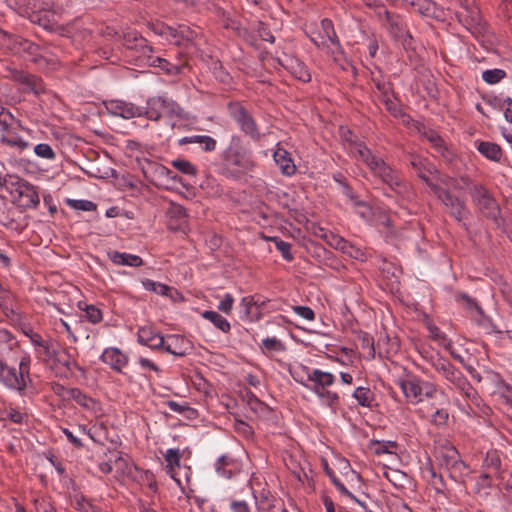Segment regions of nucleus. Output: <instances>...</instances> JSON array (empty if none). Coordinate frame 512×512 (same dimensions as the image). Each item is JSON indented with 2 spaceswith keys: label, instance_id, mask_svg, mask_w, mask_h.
I'll return each instance as SVG.
<instances>
[{
  "label": "nucleus",
  "instance_id": "nucleus-33",
  "mask_svg": "<svg viewBox=\"0 0 512 512\" xmlns=\"http://www.w3.org/2000/svg\"><path fill=\"white\" fill-rule=\"evenodd\" d=\"M506 77V72L502 69H489L482 73V79L490 85L499 83Z\"/></svg>",
  "mask_w": 512,
  "mask_h": 512
},
{
  "label": "nucleus",
  "instance_id": "nucleus-34",
  "mask_svg": "<svg viewBox=\"0 0 512 512\" xmlns=\"http://www.w3.org/2000/svg\"><path fill=\"white\" fill-rule=\"evenodd\" d=\"M430 337L435 340L438 344L443 346L445 349H450L452 346L451 341L447 338L446 334L443 333L438 327L435 325H430L428 327Z\"/></svg>",
  "mask_w": 512,
  "mask_h": 512
},
{
  "label": "nucleus",
  "instance_id": "nucleus-19",
  "mask_svg": "<svg viewBox=\"0 0 512 512\" xmlns=\"http://www.w3.org/2000/svg\"><path fill=\"white\" fill-rule=\"evenodd\" d=\"M273 158L283 175L292 176L295 174L296 166L287 150L277 147L273 153Z\"/></svg>",
  "mask_w": 512,
  "mask_h": 512
},
{
  "label": "nucleus",
  "instance_id": "nucleus-59",
  "mask_svg": "<svg viewBox=\"0 0 512 512\" xmlns=\"http://www.w3.org/2000/svg\"><path fill=\"white\" fill-rule=\"evenodd\" d=\"M234 427L237 433L247 438L250 437L253 433L252 428L247 423L241 420L236 421Z\"/></svg>",
  "mask_w": 512,
  "mask_h": 512
},
{
  "label": "nucleus",
  "instance_id": "nucleus-62",
  "mask_svg": "<svg viewBox=\"0 0 512 512\" xmlns=\"http://www.w3.org/2000/svg\"><path fill=\"white\" fill-rule=\"evenodd\" d=\"M3 313L7 318H9L11 321H18L19 320V314L16 312L13 303L5 306L2 308Z\"/></svg>",
  "mask_w": 512,
  "mask_h": 512
},
{
  "label": "nucleus",
  "instance_id": "nucleus-6",
  "mask_svg": "<svg viewBox=\"0 0 512 512\" xmlns=\"http://www.w3.org/2000/svg\"><path fill=\"white\" fill-rule=\"evenodd\" d=\"M300 370L306 374V381L304 380V377L300 375L299 371H295L293 374L294 379L312 392H319V390L327 389L335 382V376L330 372L322 371L320 369L310 370L308 367L303 365L300 367Z\"/></svg>",
  "mask_w": 512,
  "mask_h": 512
},
{
  "label": "nucleus",
  "instance_id": "nucleus-13",
  "mask_svg": "<svg viewBox=\"0 0 512 512\" xmlns=\"http://www.w3.org/2000/svg\"><path fill=\"white\" fill-rule=\"evenodd\" d=\"M14 121H7L0 126V141L6 146L22 152L29 148V142L19 135L17 128L13 126Z\"/></svg>",
  "mask_w": 512,
  "mask_h": 512
},
{
  "label": "nucleus",
  "instance_id": "nucleus-11",
  "mask_svg": "<svg viewBox=\"0 0 512 512\" xmlns=\"http://www.w3.org/2000/svg\"><path fill=\"white\" fill-rule=\"evenodd\" d=\"M470 195L474 204L485 217L491 219L497 218L500 208L496 200L490 195L484 186L480 184H473L470 188Z\"/></svg>",
  "mask_w": 512,
  "mask_h": 512
},
{
  "label": "nucleus",
  "instance_id": "nucleus-50",
  "mask_svg": "<svg viewBox=\"0 0 512 512\" xmlns=\"http://www.w3.org/2000/svg\"><path fill=\"white\" fill-rule=\"evenodd\" d=\"M234 305V298L231 294L227 293L223 296L221 301L219 302L217 308L219 311L230 314Z\"/></svg>",
  "mask_w": 512,
  "mask_h": 512
},
{
  "label": "nucleus",
  "instance_id": "nucleus-31",
  "mask_svg": "<svg viewBox=\"0 0 512 512\" xmlns=\"http://www.w3.org/2000/svg\"><path fill=\"white\" fill-rule=\"evenodd\" d=\"M327 242L331 246H334L336 249H340L343 252H347V253H349L348 248H353L346 240H344L343 238H341L337 235L331 234L330 239ZM350 255L355 258H359V255H362V253L358 249H356L355 254L350 252Z\"/></svg>",
  "mask_w": 512,
  "mask_h": 512
},
{
  "label": "nucleus",
  "instance_id": "nucleus-14",
  "mask_svg": "<svg viewBox=\"0 0 512 512\" xmlns=\"http://www.w3.org/2000/svg\"><path fill=\"white\" fill-rule=\"evenodd\" d=\"M105 107L111 115L125 119L143 116L144 112L143 107L122 100H110L105 103Z\"/></svg>",
  "mask_w": 512,
  "mask_h": 512
},
{
  "label": "nucleus",
  "instance_id": "nucleus-60",
  "mask_svg": "<svg viewBox=\"0 0 512 512\" xmlns=\"http://www.w3.org/2000/svg\"><path fill=\"white\" fill-rule=\"evenodd\" d=\"M258 34H259L260 38L264 41H267L270 43H273L275 41V38L272 35L271 31L262 23L259 25Z\"/></svg>",
  "mask_w": 512,
  "mask_h": 512
},
{
  "label": "nucleus",
  "instance_id": "nucleus-57",
  "mask_svg": "<svg viewBox=\"0 0 512 512\" xmlns=\"http://www.w3.org/2000/svg\"><path fill=\"white\" fill-rule=\"evenodd\" d=\"M231 512H251L249 504L244 500L233 499L229 504Z\"/></svg>",
  "mask_w": 512,
  "mask_h": 512
},
{
  "label": "nucleus",
  "instance_id": "nucleus-36",
  "mask_svg": "<svg viewBox=\"0 0 512 512\" xmlns=\"http://www.w3.org/2000/svg\"><path fill=\"white\" fill-rule=\"evenodd\" d=\"M114 468L117 473L121 475H129L132 472V464L129 462V459L119 455L114 460Z\"/></svg>",
  "mask_w": 512,
  "mask_h": 512
},
{
  "label": "nucleus",
  "instance_id": "nucleus-41",
  "mask_svg": "<svg viewBox=\"0 0 512 512\" xmlns=\"http://www.w3.org/2000/svg\"><path fill=\"white\" fill-rule=\"evenodd\" d=\"M172 166L179 170L180 172L187 175H194L196 173V169L194 165L185 159H176L172 161Z\"/></svg>",
  "mask_w": 512,
  "mask_h": 512
},
{
  "label": "nucleus",
  "instance_id": "nucleus-30",
  "mask_svg": "<svg viewBox=\"0 0 512 512\" xmlns=\"http://www.w3.org/2000/svg\"><path fill=\"white\" fill-rule=\"evenodd\" d=\"M353 397L356 399L357 403L363 407H370L374 400L372 391L367 387L356 388Z\"/></svg>",
  "mask_w": 512,
  "mask_h": 512
},
{
  "label": "nucleus",
  "instance_id": "nucleus-63",
  "mask_svg": "<svg viewBox=\"0 0 512 512\" xmlns=\"http://www.w3.org/2000/svg\"><path fill=\"white\" fill-rule=\"evenodd\" d=\"M503 107H504V116L505 119L512 123V99L506 98L503 100Z\"/></svg>",
  "mask_w": 512,
  "mask_h": 512
},
{
  "label": "nucleus",
  "instance_id": "nucleus-16",
  "mask_svg": "<svg viewBox=\"0 0 512 512\" xmlns=\"http://www.w3.org/2000/svg\"><path fill=\"white\" fill-rule=\"evenodd\" d=\"M137 340L141 345L151 349H160L165 343V338L152 326L140 327L137 332Z\"/></svg>",
  "mask_w": 512,
  "mask_h": 512
},
{
  "label": "nucleus",
  "instance_id": "nucleus-48",
  "mask_svg": "<svg viewBox=\"0 0 512 512\" xmlns=\"http://www.w3.org/2000/svg\"><path fill=\"white\" fill-rule=\"evenodd\" d=\"M262 347L268 351L284 350L283 343L275 337H267L262 340Z\"/></svg>",
  "mask_w": 512,
  "mask_h": 512
},
{
  "label": "nucleus",
  "instance_id": "nucleus-25",
  "mask_svg": "<svg viewBox=\"0 0 512 512\" xmlns=\"http://www.w3.org/2000/svg\"><path fill=\"white\" fill-rule=\"evenodd\" d=\"M415 11L430 18H440L442 13L436 3L431 0H418L415 6Z\"/></svg>",
  "mask_w": 512,
  "mask_h": 512
},
{
  "label": "nucleus",
  "instance_id": "nucleus-55",
  "mask_svg": "<svg viewBox=\"0 0 512 512\" xmlns=\"http://www.w3.org/2000/svg\"><path fill=\"white\" fill-rule=\"evenodd\" d=\"M15 295L7 288L2 287L0 290V308H4L5 306L14 303Z\"/></svg>",
  "mask_w": 512,
  "mask_h": 512
},
{
  "label": "nucleus",
  "instance_id": "nucleus-56",
  "mask_svg": "<svg viewBox=\"0 0 512 512\" xmlns=\"http://www.w3.org/2000/svg\"><path fill=\"white\" fill-rule=\"evenodd\" d=\"M390 512H412L410 507L401 499H394L389 502Z\"/></svg>",
  "mask_w": 512,
  "mask_h": 512
},
{
  "label": "nucleus",
  "instance_id": "nucleus-2",
  "mask_svg": "<svg viewBox=\"0 0 512 512\" xmlns=\"http://www.w3.org/2000/svg\"><path fill=\"white\" fill-rule=\"evenodd\" d=\"M351 153L362 161L375 177L393 190L399 191L402 182L397 172L386 164L382 158L375 156L364 143H355L351 147Z\"/></svg>",
  "mask_w": 512,
  "mask_h": 512
},
{
  "label": "nucleus",
  "instance_id": "nucleus-53",
  "mask_svg": "<svg viewBox=\"0 0 512 512\" xmlns=\"http://www.w3.org/2000/svg\"><path fill=\"white\" fill-rule=\"evenodd\" d=\"M24 333L30 338L34 346L43 348L45 352L48 351V344L43 340V338L39 334L33 332L31 329H29L28 331H24Z\"/></svg>",
  "mask_w": 512,
  "mask_h": 512
},
{
  "label": "nucleus",
  "instance_id": "nucleus-28",
  "mask_svg": "<svg viewBox=\"0 0 512 512\" xmlns=\"http://www.w3.org/2000/svg\"><path fill=\"white\" fill-rule=\"evenodd\" d=\"M370 449L376 455L392 454L395 453L397 444L393 441H371Z\"/></svg>",
  "mask_w": 512,
  "mask_h": 512
},
{
  "label": "nucleus",
  "instance_id": "nucleus-51",
  "mask_svg": "<svg viewBox=\"0 0 512 512\" xmlns=\"http://www.w3.org/2000/svg\"><path fill=\"white\" fill-rule=\"evenodd\" d=\"M34 511L33 512H56L54 507L44 499H33Z\"/></svg>",
  "mask_w": 512,
  "mask_h": 512
},
{
  "label": "nucleus",
  "instance_id": "nucleus-42",
  "mask_svg": "<svg viewBox=\"0 0 512 512\" xmlns=\"http://www.w3.org/2000/svg\"><path fill=\"white\" fill-rule=\"evenodd\" d=\"M34 152L38 157H41V158H44L47 160H53L56 156L55 152L53 151L51 146L46 143L37 144L34 147Z\"/></svg>",
  "mask_w": 512,
  "mask_h": 512
},
{
  "label": "nucleus",
  "instance_id": "nucleus-64",
  "mask_svg": "<svg viewBox=\"0 0 512 512\" xmlns=\"http://www.w3.org/2000/svg\"><path fill=\"white\" fill-rule=\"evenodd\" d=\"M500 394L505 400L512 404V386L509 384H502L500 387Z\"/></svg>",
  "mask_w": 512,
  "mask_h": 512
},
{
  "label": "nucleus",
  "instance_id": "nucleus-12",
  "mask_svg": "<svg viewBox=\"0 0 512 512\" xmlns=\"http://www.w3.org/2000/svg\"><path fill=\"white\" fill-rule=\"evenodd\" d=\"M229 113L245 135L249 136L254 141L261 139V133L256 121L243 106L239 104H230Z\"/></svg>",
  "mask_w": 512,
  "mask_h": 512
},
{
  "label": "nucleus",
  "instance_id": "nucleus-22",
  "mask_svg": "<svg viewBox=\"0 0 512 512\" xmlns=\"http://www.w3.org/2000/svg\"><path fill=\"white\" fill-rule=\"evenodd\" d=\"M477 149L484 157L495 162H499L502 157L500 146L492 142L481 141Z\"/></svg>",
  "mask_w": 512,
  "mask_h": 512
},
{
  "label": "nucleus",
  "instance_id": "nucleus-9",
  "mask_svg": "<svg viewBox=\"0 0 512 512\" xmlns=\"http://www.w3.org/2000/svg\"><path fill=\"white\" fill-rule=\"evenodd\" d=\"M13 190L14 201L18 206L31 209L39 205L40 198L36 187L29 182L15 177V182H10Z\"/></svg>",
  "mask_w": 512,
  "mask_h": 512
},
{
  "label": "nucleus",
  "instance_id": "nucleus-8",
  "mask_svg": "<svg viewBox=\"0 0 512 512\" xmlns=\"http://www.w3.org/2000/svg\"><path fill=\"white\" fill-rule=\"evenodd\" d=\"M431 365L436 372L445 378L459 392L463 390V388L469 390L468 379L449 360L442 357L432 358Z\"/></svg>",
  "mask_w": 512,
  "mask_h": 512
},
{
  "label": "nucleus",
  "instance_id": "nucleus-5",
  "mask_svg": "<svg viewBox=\"0 0 512 512\" xmlns=\"http://www.w3.org/2000/svg\"><path fill=\"white\" fill-rule=\"evenodd\" d=\"M224 161L241 170H248L253 167L251 152L242 145L238 135H232L228 147L223 152Z\"/></svg>",
  "mask_w": 512,
  "mask_h": 512
},
{
  "label": "nucleus",
  "instance_id": "nucleus-4",
  "mask_svg": "<svg viewBox=\"0 0 512 512\" xmlns=\"http://www.w3.org/2000/svg\"><path fill=\"white\" fill-rule=\"evenodd\" d=\"M311 41L319 48H326L335 58L342 54V47L334 30L331 20L324 18L320 23L318 30L311 31L309 34Z\"/></svg>",
  "mask_w": 512,
  "mask_h": 512
},
{
  "label": "nucleus",
  "instance_id": "nucleus-43",
  "mask_svg": "<svg viewBox=\"0 0 512 512\" xmlns=\"http://www.w3.org/2000/svg\"><path fill=\"white\" fill-rule=\"evenodd\" d=\"M425 137L427 140L432 144V146L435 148L437 152L440 154H444L445 151V145L442 138L436 133L435 131H429L425 133Z\"/></svg>",
  "mask_w": 512,
  "mask_h": 512
},
{
  "label": "nucleus",
  "instance_id": "nucleus-38",
  "mask_svg": "<svg viewBox=\"0 0 512 512\" xmlns=\"http://www.w3.org/2000/svg\"><path fill=\"white\" fill-rule=\"evenodd\" d=\"M257 507L260 512H287L281 505H275L268 498L257 500Z\"/></svg>",
  "mask_w": 512,
  "mask_h": 512
},
{
  "label": "nucleus",
  "instance_id": "nucleus-39",
  "mask_svg": "<svg viewBox=\"0 0 512 512\" xmlns=\"http://www.w3.org/2000/svg\"><path fill=\"white\" fill-rule=\"evenodd\" d=\"M271 240L275 243V246L277 250L281 253L282 257L287 260L291 261L293 259V255L291 253V244L288 242H285L278 237H273Z\"/></svg>",
  "mask_w": 512,
  "mask_h": 512
},
{
  "label": "nucleus",
  "instance_id": "nucleus-3",
  "mask_svg": "<svg viewBox=\"0 0 512 512\" xmlns=\"http://www.w3.org/2000/svg\"><path fill=\"white\" fill-rule=\"evenodd\" d=\"M396 384L401 389L407 403L415 405L424 400L432 398L437 392V387L428 381L414 375H406L398 378Z\"/></svg>",
  "mask_w": 512,
  "mask_h": 512
},
{
  "label": "nucleus",
  "instance_id": "nucleus-26",
  "mask_svg": "<svg viewBox=\"0 0 512 512\" xmlns=\"http://www.w3.org/2000/svg\"><path fill=\"white\" fill-rule=\"evenodd\" d=\"M201 316L204 319L210 321L217 329L223 333H228L231 329V325L227 319L216 311L206 310L201 314Z\"/></svg>",
  "mask_w": 512,
  "mask_h": 512
},
{
  "label": "nucleus",
  "instance_id": "nucleus-21",
  "mask_svg": "<svg viewBox=\"0 0 512 512\" xmlns=\"http://www.w3.org/2000/svg\"><path fill=\"white\" fill-rule=\"evenodd\" d=\"M28 49L34 55L32 57V61L38 65V67L42 70H54L57 66V61L53 58H49L44 53H37L39 50L38 46L34 44H29Z\"/></svg>",
  "mask_w": 512,
  "mask_h": 512
},
{
  "label": "nucleus",
  "instance_id": "nucleus-17",
  "mask_svg": "<svg viewBox=\"0 0 512 512\" xmlns=\"http://www.w3.org/2000/svg\"><path fill=\"white\" fill-rule=\"evenodd\" d=\"M215 470L223 478L230 479L240 472V464L228 455H223L216 460Z\"/></svg>",
  "mask_w": 512,
  "mask_h": 512
},
{
  "label": "nucleus",
  "instance_id": "nucleus-49",
  "mask_svg": "<svg viewBox=\"0 0 512 512\" xmlns=\"http://www.w3.org/2000/svg\"><path fill=\"white\" fill-rule=\"evenodd\" d=\"M460 393L464 395L472 404H474L477 407H480L482 404V400L480 396L478 395L477 391L474 389V387L469 383V390L466 388H463V390H460Z\"/></svg>",
  "mask_w": 512,
  "mask_h": 512
},
{
  "label": "nucleus",
  "instance_id": "nucleus-40",
  "mask_svg": "<svg viewBox=\"0 0 512 512\" xmlns=\"http://www.w3.org/2000/svg\"><path fill=\"white\" fill-rule=\"evenodd\" d=\"M85 318L92 324H97L102 321V312L94 305H86L83 309Z\"/></svg>",
  "mask_w": 512,
  "mask_h": 512
},
{
  "label": "nucleus",
  "instance_id": "nucleus-27",
  "mask_svg": "<svg viewBox=\"0 0 512 512\" xmlns=\"http://www.w3.org/2000/svg\"><path fill=\"white\" fill-rule=\"evenodd\" d=\"M183 143H197L205 152H211L216 149V140L208 135H193L185 137Z\"/></svg>",
  "mask_w": 512,
  "mask_h": 512
},
{
  "label": "nucleus",
  "instance_id": "nucleus-47",
  "mask_svg": "<svg viewBox=\"0 0 512 512\" xmlns=\"http://www.w3.org/2000/svg\"><path fill=\"white\" fill-rule=\"evenodd\" d=\"M69 204L74 209L81 211H95L97 208L96 204L89 200H69Z\"/></svg>",
  "mask_w": 512,
  "mask_h": 512
},
{
  "label": "nucleus",
  "instance_id": "nucleus-7",
  "mask_svg": "<svg viewBox=\"0 0 512 512\" xmlns=\"http://www.w3.org/2000/svg\"><path fill=\"white\" fill-rule=\"evenodd\" d=\"M422 177L426 184L431 188L433 193L441 200V202L448 209L449 213L457 221H461L467 216L468 211L463 201H461L458 197L452 195L450 191L446 190L445 188H442L440 185L434 184L430 178H425L424 176Z\"/></svg>",
  "mask_w": 512,
  "mask_h": 512
},
{
  "label": "nucleus",
  "instance_id": "nucleus-1",
  "mask_svg": "<svg viewBox=\"0 0 512 512\" xmlns=\"http://www.w3.org/2000/svg\"><path fill=\"white\" fill-rule=\"evenodd\" d=\"M31 357L23 351L16 338L0 329V382L7 388L22 392L30 382Z\"/></svg>",
  "mask_w": 512,
  "mask_h": 512
},
{
  "label": "nucleus",
  "instance_id": "nucleus-52",
  "mask_svg": "<svg viewBox=\"0 0 512 512\" xmlns=\"http://www.w3.org/2000/svg\"><path fill=\"white\" fill-rule=\"evenodd\" d=\"M179 39L181 40V44L184 41L190 42L193 41L196 37L195 31L191 30L188 26L180 25L178 27Z\"/></svg>",
  "mask_w": 512,
  "mask_h": 512
},
{
  "label": "nucleus",
  "instance_id": "nucleus-58",
  "mask_svg": "<svg viewBox=\"0 0 512 512\" xmlns=\"http://www.w3.org/2000/svg\"><path fill=\"white\" fill-rule=\"evenodd\" d=\"M449 414L445 409H438L432 416V422L437 426L445 425L448 421Z\"/></svg>",
  "mask_w": 512,
  "mask_h": 512
},
{
  "label": "nucleus",
  "instance_id": "nucleus-10",
  "mask_svg": "<svg viewBox=\"0 0 512 512\" xmlns=\"http://www.w3.org/2000/svg\"><path fill=\"white\" fill-rule=\"evenodd\" d=\"M163 113L170 116H180L181 108L174 100L165 96H155L147 100V106L144 108L143 116H146L150 120L157 121Z\"/></svg>",
  "mask_w": 512,
  "mask_h": 512
},
{
  "label": "nucleus",
  "instance_id": "nucleus-46",
  "mask_svg": "<svg viewBox=\"0 0 512 512\" xmlns=\"http://www.w3.org/2000/svg\"><path fill=\"white\" fill-rule=\"evenodd\" d=\"M25 415L13 407H5L4 421L10 420L16 424L23 422Z\"/></svg>",
  "mask_w": 512,
  "mask_h": 512
},
{
  "label": "nucleus",
  "instance_id": "nucleus-32",
  "mask_svg": "<svg viewBox=\"0 0 512 512\" xmlns=\"http://www.w3.org/2000/svg\"><path fill=\"white\" fill-rule=\"evenodd\" d=\"M141 283L146 290L155 292L156 294L162 296H167L168 292L171 290L169 286L159 282H155L151 279H143Z\"/></svg>",
  "mask_w": 512,
  "mask_h": 512
},
{
  "label": "nucleus",
  "instance_id": "nucleus-61",
  "mask_svg": "<svg viewBox=\"0 0 512 512\" xmlns=\"http://www.w3.org/2000/svg\"><path fill=\"white\" fill-rule=\"evenodd\" d=\"M62 432L67 437L68 441L71 444H73L75 447H77V448L83 447V443L81 442V440L71 430H69L68 428H63Z\"/></svg>",
  "mask_w": 512,
  "mask_h": 512
},
{
  "label": "nucleus",
  "instance_id": "nucleus-20",
  "mask_svg": "<svg viewBox=\"0 0 512 512\" xmlns=\"http://www.w3.org/2000/svg\"><path fill=\"white\" fill-rule=\"evenodd\" d=\"M107 256L112 263L118 266L139 267L143 265V260L138 255L111 250L107 252Z\"/></svg>",
  "mask_w": 512,
  "mask_h": 512
},
{
  "label": "nucleus",
  "instance_id": "nucleus-44",
  "mask_svg": "<svg viewBox=\"0 0 512 512\" xmlns=\"http://www.w3.org/2000/svg\"><path fill=\"white\" fill-rule=\"evenodd\" d=\"M138 364L139 366L141 367V369L145 370V371H152L154 372L157 376H160L161 373H162V370L161 368L155 363L153 362L152 360H150L149 358H146V357H143V356H140L138 358Z\"/></svg>",
  "mask_w": 512,
  "mask_h": 512
},
{
  "label": "nucleus",
  "instance_id": "nucleus-15",
  "mask_svg": "<svg viewBox=\"0 0 512 512\" xmlns=\"http://www.w3.org/2000/svg\"><path fill=\"white\" fill-rule=\"evenodd\" d=\"M101 361L111 367L116 372H122L123 368L128 365L129 357L119 348H106L101 357Z\"/></svg>",
  "mask_w": 512,
  "mask_h": 512
},
{
  "label": "nucleus",
  "instance_id": "nucleus-24",
  "mask_svg": "<svg viewBox=\"0 0 512 512\" xmlns=\"http://www.w3.org/2000/svg\"><path fill=\"white\" fill-rule=\"evenodd\" d=\"M242 318L248 320L258 319L257 301L254 296H245L241 299L240 304Z\"/></svg>",
  "mask_w": 512,
  "mask_h": 512
},
{
  "label": "nucleus",
  "instance_id": "nucleus-45",
  "mask_svg": "<svg viewBox=\"0 0 512 512\" xmlns=\"http://www.w3.org/2000/svg\"><path fill=\"white\" fill-rule=\"evenodd\" d=\"M70 396L74 399L79 405L84 407H90L93 403V400L83 394L79 389L73 388L70 390Z\"/></svg>",
  "mask_w": 512,
  "mask_h": 512
},
{
  "label": "nucleus",
  "instance_id": "nucleus-23",
  "mask_svg": "<svg viewBox=\"0 0 512 512\" xmlns=\"http://www.w3.org/2000/svg\"><path fill=\"white\" fill-rule=\"evenodd\" d=\"M167 462L166 470L170 477L180 485V480L176 477L175 469L180 467V451L179 449H168L165 454Z\"/></svg>",
  "mask_w": 512,
  "mask_h": 512
},
{
  "label": "nucleus",
  "instance_id": "nucleus-54",
  "mask_svg": "<svg viewBox=\"0 0 512 512\" xmlns=\"http://www.w3.org/2000/svg\"><path fill=\"white\" fill-rule=\"evenodd\" d=\"M293 311L300 317L313 321L315 319L314 311L308 306H294Z\"/></svg>",
  "mask_w": 512,
  "mask_h": 512
},
{
  "label": "nucleus",
  "instance_id": "nucleus-29",
  "mask_svg": "<svg viewBox=\"0 0 512 512\" xmlns=\"http://www.w3.org/2000/svg\"><path fill=\"white\" fill-rule=\"evenodd\" d=\"M317 397L320 399L322 404L330 407L335 410L339 405V396L336 392L330 391L327 389L319 390V392H314Z\"/></svg>",
  "mask_w": 512,
  "mask_h": 512
},
{
  "label": "nucleus",
  "instance_id": "nucleus-18",
  "mask_svg": "<svg viewBox=\"0 0 512 512\" xmlns=\"http://www.w3.org/2000/svg\"><path fill=\"white\" fill-rule=\"evenodd\" d=\"M164 350L175 356H184L190 349L189 342L180 335H169L165 339Z\"/></svg>",
  "mask_w": 512,
  "mask_h": 512
},
{
  "label": "nucleus",
  "instance_id": "nucleus-37",
  "mask_svg": "<svg viewBox=\"0 0 512 512\" xmlns=\"http://www.w3.org/2000/svg\"><path fill=\"white\" fill-rule=\"evenodd\" d=\"M291 69V72L295 78L301 80L302 82H308L310 80V74L307 68L298 60H295V62L292 63Z\"/></svg>",
  "mask_w": 512,
  "mask_h": 512
},
{
  "label": "nucleus",
  "instance_id": "nucleus-35",
  "mask_svg": "<svg viewBox=\"0 0 512 512\" xmlns=\"http://www.w3.org/2000/svg\"><path fill=\"white\" fill-rule=\"evenodd\" d=\"M353 208L355 212L365 221H370L372 219L373 210L368 203L359 199L355 202Z\"/></svg>",
  "mask_w": 512,
  "mask_h": 512
}]
</instances>
